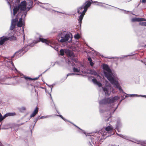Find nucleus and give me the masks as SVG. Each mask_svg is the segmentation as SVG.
I'll list each match as a JSON object with an SVG mask.
<instances>
[{"mask_svg": "<svg viewBox=\"0 0 146 146\" xmlns=\"http://www.w3.org/2000/svg\"><path fill=\"white\" fill-rule=\"evenodd\" d=\"M83 133L86 135V136H87V134L86 133L84 132V131H83Z\"/></svg>", "mask_w": 146, "mask_h": 146, "instance_id": "obj_48", "label": "nucleus"}, {"mask_svg": "<svg viewBox=\"0 0 146 146\" xmlns=\"http://www.w3.org/2000/svg\"><path fill=\"white\" fill-rule=\"evenodd\" d=\"M117 135H118L120 137H122V138H123V137H124V135H122L119 134H117Z\"/></svg>", "mask_w": 146, "mask_h": 146, "instance_id": "obj_40", "label": "nucleus"}, {"mask_svg": "<svg viewBox=\"0 0 146 146\" xmlns=\"http://www.w3.org/2000/svg\"><path fill=\"white\" fill-rule=\"evenodd\" d=\"M38 111V108L36 107L33 112L32 114L31 115L30 117H34Z\"/></svg>", "mask_w": 146, "mask_h": 146, "instance_id": "obj_16", "label": "nucleus"}, {"mask_svg": "<svg viewBox=\"0 0 146 146\" xmlns=\"http://www.w3.org/2000/svg\"><path fill=\"white\" fill-rule=\"evenodd\" d=\"M48 86H49L51 88V90L52 89L53 86L52 85H50V86H49V85H48Z\"/></svg>", "mask_w": 146, "mask_h": 146, "instance_id": "obj_46", "label": "nucleus"}, {"mask_svg": "<svg viewBox=\"0 0 146 146\" xmlns=\"http://www.w3.org/2000/svg\"><path fill=\"white\" fill-rule=\"evenodd\" d=\"M73 70L74 72H80V69L76 68L75 67H73Z\"/></svg>", "mask_w": 146, "mask_h": 146, "instance_id": "obj_26", "label": "nucleus"}, {"mask_svg": "<svg viewBox=\"0 0 146 146\" xmlns=\"http://www.w3.org/2000/svg\"><path fill=\"white\" fill-rule=\"evenodd\" d=\"M88 59L89 61L90 65L91 66H93L94 64V63L92 62V60L91 58L90 57H89L88 58Z\"/></svg>", "mask_w": 146, "mask_h": 146, "instance_id": "obj_25", "label": "nucleus"}, {"mask_svg": "<svg viewBox=\"0 0 146 146\" xmlns=\"http://www.w3.org/2000/svg\"><path fill=\"white\" fill-rule=\"evenodd\" d=\"M74 65V64H72V66H73Z\"/></svg>", "mask_w": 146, "mask_h": 146, "instance_id": "obj_57", "label": "nucleus"}, {"mask_svg": "<svg viewBox=\"0 0 146 146\" xmlns=\"http://www.w3.org/2000/svg\"><path fill=\"white\" fill-rule=\"evenodd\" d=\"M5 118H6V117H4V115L3 117L1 113H0V122Z\"/></svg>", "mask_w": 146, "mask_h": 146, "instance_id": "obj_31", "label": "nucleus"}, {"mask_svg": "<svg viewBox=\"0 0 146 146\" xmlns=\"http://www.w3.org/2000/svg\"><path fill=\"white\" fill-rule=\"evenodd\" d=\"M91 4L90 1H86L83 4V5L80 7L77 8V12L79 14H81L80 15L79 17V23L81 25L82 20L85 14V13L87 11L88 8L90 7Z\"/></svg>", "mask_w": 146, "mask_h": 146, "instance_id": "obj_3", "label": "nucleus"}, {"mask_svg": "<svg viewBox=\"0 0 146 146\" xmlns=\"http://www.w3.org/2000/svg\"><path fill=\"white\" fill-rule=\"evenodd\" d=\"M50 97L51 98V94H50Z\"/></svg>", "mask_w": 146, "mask_h": 146, "instance_id": "obj_58", "label": "nucleus"}, {"mask_svg": "<svg viewBox=\"0 0 146 146\" xmlns=\"http://www.w3.org/2000/svg\"><path fill=\"white\" fill-rule=\"evenodd\" d=\"M131 21L132 22H139L140 21V18H133L131 20Z\"/></svg>", "mask_w": 146, "mask_h": 146, "instance_id": "obj_21", "label": "nucleus"}, {"mask_svg": "<svg viewBox=\"0 0 146 146\" xmlns=\"http://www.w3.org/2000/svg\"><path fill=\"white\" fill-rule=\"evenodd\" d=\"M74 37L75 38L78 39L80 38V36L79 34H77L74 35Z\"/></svg>", "mask_w": 146, "mask_h": 146, "instance_id": "obj_34", "label": "nucleus"}, {"mask_svg": "<svg viewBox=\"0 0 146 146\" xmlns=\"http://www.w3.org/2000/svg\"><path fill=\"white\" fill-rule=\"evenodd\" d=\"M23 123H21L20 125H23Z\"/></svg>", "mask_w": 146, "mask_h": 146, "instance_id": "obj_54", "label": "nucleus"}, {"mask_svg": "<svg viewBox=\"0 0 146 146\" xmlns=\"http://www.w3.org/2000/svg\"><path fill=\"white\" fill-rule=\"evenodd\" d=\"M145 65H146V64H145Z\"/></svg>", "mask_w": 146, "mask_h": 146, "instance_id": "obj_63", "label": "nucleus"}, {"mask_svg": "<svg viewBox=\"0 0 146 146\" xmlns=\"http://www.w3.org/2000/svg\"><path fill=\"white\" fill-rule=\"evenodd\" d=\"M92 81L95 84L97 85L99 87H101L102 86V84L98 81L95 78L92 79Z\"/></svg>", "mask_w": 146, "mask_h": 146, "instance_id": "obj_15", "label": "nucleus"}, {"mask_svg": "<svg viewBox=\"0 0 146 146\" xmlns=\"http://www.w3.org/2000/svg\"><path fill=\"white\" fill-rule=\"evenodd\" d=\"M105 129V130H102L100 132L101 134L104 137L105 136H106V137L110 136V134L112 132L113 128L111 125H110L106 127Z\"/></svg>", "mask_w": 146, "mask_h": 146, "instance_id": "obj_7", "label": "nucleus"}, {"mask_svg": "<svg viewBox=\"0 0 146 146\" xmlns=\"http://www.w3.org/2000/svg\"><path fill=\"white\" fill-rule=\"evenodd\" d=\"M70 63H71V62H70V61L69 60H68V64L70 65Z\"/></svg>", "mask_w": 146, "mask_h": 146, "instance_id": "obj_47", "label": "nucleus"}, {"mask_svg": "<svg viewBox=\"0 0 146 146\" xmlns=\"http://www.w3.org/2000/svg\"><path fill=\"white\" fill-rule=\"evenodd\" d=\"M89 143L90 144V145L91 144V143L90 142H89Z\"/></svg>", "mask_w": 146, "mask_h": 146, "instance_id": "obj_59", "label": "nucleus"}, {"mask_svg": "<svg viewBox=\"0 0 146 146\" xmlns=\"http://www.w3.org/2000/svg\"><path fill=\"white\" fill-rule=\"evenodd\" d=\"M139 25L142 26H146V22L140 23Z\"/></svg>", "mask_w": 146, "mask_h": 146, "instance_id": "obj_36", "label": "nucleus"}, {"mask_svg": "<svg viewBox=\"0 0 146 146\" xmlns=\"http://www.w3.org/2000/svg\"><path fill=\"white\" fill-rule=\"evenodd\" d=\"M118 104L116 106V107H111L110 109V111H111V112L112 111H113V112L115 111L116 109L118 107Z\"/></svg>", "mask_w": 146, "mask_h": 146, "instance_id": "obj_24", "label": "nucleus"}, {"mask_svg": "<svg viewBox=\"0 0 146 146\" xmlns=\"http://www.w3.org/2000/svg\"><path fill=\"white\" fill-rule=\"evenodd\" d=\"M43 4L44 5H45L44 6H42V5H40V6L44 8H45L46 7H48L50 6V5L49 4L47 3H43Z\"/></svg>", "mask_w": 146, "mask_h": 146, "instance_id": "obj_28", "label": "nucleus"}, {"mask_svg": "<svg viewBox=\"0 0 146 146\" xmlns=\"http://www.w3.org/2000/svg\"><path fill=\"white\" fill-rule=\"evenodd\" d=\"M123 138L128 140H130V137L126 136H124Z\"/></svg>", "mask_w": 146, "mask_h": 146, "instance_id": "obj_33", "label": "nucleus"}, {"mask_svg": "<svg viewBox=\"0 0 146 146\" xmlns=\"http://www.w3.org/2000/svg\"><path fill=\"white\" fill-rule=\"evenodd\" d=\"M26 109V108L25 107H21L19 109V110L22 112H23Z\"/></svg>", "mask_w": 146, "mask_h": 146, "instance_id": "obj_27", "label": "nucleus"}, {"mask_svg": "<svg viewBox=\"0 0 146 146\" xmlns=\"http://www.w3.org/2000/svg\"><path fill=\"white\" fill-rule=\"evenodd\" d=\"M111 118L110 117H109L107 119H106V121H110Z\"/></svg>", "mask_w": 146, "mask_h": 146, "instance_id": "obj_38", "label": "nucleus"}, {"mask_svg": "<svg viewBox=\"0 0 146 146\" xmlns=\"http://www.w3.org/2000/svg\"><path fill=\"white\" fill-rule=\"evenodd\" d=\"M91 72L92 74L97 76L98 78H100V76L97 73L96 71L93 70H91Z\"/></svg>", "mask_w": 146, "mask_h": 146, "instance_id": "obj_22", "label": "nucleus"}, {"mask_svg": "<svg viewBox=\"0 0 146 146\" xmlns=\"http://www.w3.org/2000/svg\"><path fill=\"white\" fill-rule=\"evenodd\" d=\"M111 88L110 84L109 85L106 84L105 86L102 87L103 90L106 96H109L110 94L111 91L113 93H115V91L113 88L111 90Z\"/></svg>", "mask_w": 146, "mask_h": 146, "instance_id": "obj_8", "label": "nucleus"}, {"mask_svg": "<svg viewBox=\"0 0 146 146\" xmlns=\"http://www.w3.org/2000/svg\"><path fill=\"white\" fill-rule=\"evenodd\" d=\"M20 76L22 78H23L25 80H37L39 77V76H38L37 78H30L28 77L25 76H24V75L23 74H20Z\"/></svg>", "mask_w": 146, "mask_h": 146, "instance_id": "obj_13", "label": "nucleus"}, {"mask_svg": "<svg viewBox=\"0 0 146 146\" xmlns=\"http://www.w3.org/2000/svg\"><path fill=\"white\" fill-rule=\"evenodd\" d=\"M121 124L120 122L118 121L117 122V125L116 126V128L118 129L119 128V127L121 126Z\"/></svg>", "mask_w": 146, "mask_h": 146, "instance_id": "obj_32", "label": "nucleus"}, {"mask_svg": "<svg viewBox=\"0 0 146 146\" xmlns=\"http://www.w3.org/2000/svg\"><path fill=\"white\" fill-rule=\"evenodd\" d=\"M8 3V4L9 5L10 8L11 9V6L12 5L14 4L16 5L17 4V0H6Z\"/></svg>", "mask_w": 146, "mask_h": 146, "instance_id": "obj_11", "label": "nucleus"}, {"mask_svg": "<svg viewBox=\"0 0 146 146\" xmlns=\"http://www.w3.org/2000/svg\"><path fill=\"white\" fill-rule=\"evenodd\" d=\"M142 97L146 98V95H142Z\"/></svg>", "mask_w": 146, "mask_h": 146, "instance_id": "obj_50", "label": "nucleus"}, {"mask_svg": "<svg viewBox=\"0 0 146 146\" xmlns=\"http://www.w3.org/2000/svg\"><path fill=\"white\" fill-rule=\"evenodd\" d=\"M42 75V74H40L39 76V77H40V76H41Z\"/></svg>", "mask_w": 146, "mask_h": 146, "instance_id": "obj_56", "label": "nucleus"}, {"mask_svg": "<svg viewBox=\"0 0 146 146\" xmlns=\"http://www.w3.org/2000/svg\"><path fill=\"white\" fill-rule=\"evenodd\" d=\"M119 98V96H116L113 97H109L103 99L99 102L100 107H102V105L106 104H112L113 106V103L117 101Z\"/></svg>", "mask_w": 146, "mask_h": 146, "instance_id": "obj_4", "label": "nucleus"}, {"mask_svg": "<svg viewBox=\"0 0 146 146\" xmlns=\"http://www.w3.org/2000/svg\"><path fill=\"white\" fill-rule=\"evenodd\" d=\"M142 3H144L146 2V0H141Z\"/></svg>", "mask_w": 146, "mask_h": 146, "instance_id": "obj_43", "label": "nucleus"}, {"mask_svg": "<svg viewBox=\"0 0 146 146\" xmlns=\"http://www.w3.org/2000/svg\"><path fill=\"white\" fill-rule=\"evenodd\" d=\"M9 37H3L1 38L0 39V45H2L4 42L9 40Z\"/></svg>", "mask_w": 146, "mask_h": 146, "instance_id": "obj_12", "label": "nucleus"}, {"mask_svg": "<svg viewBox=\"0 0 146 146\" xmlns=\"http://www.w3.org/2000/svg\"><path fill=\"white\" fill-rule=\"evenodd\" d=\"M103 68L105 76L120 92L124 93L120 84L117 81V75L112 72L107 65L103 64Z\"/></svg>", "mask_w": 146, "mask_h": 146, "instance_id": "obj_2", "label": "nucleus"}, {"mask_svg": "<svg viewBox=\"0 0 146 146\" xmlns=\"http://www.w3.org/2000/svg\"><path fill=\"white\" fill-rule=\"evenodd\" d=\"M5 61L6 62H7L8 63V64H9V65H10L9 66H11V65L13 67H14L15 68V70L17 72V69L15 67V66L14 65V64H13V62H12V61L7 60H6V59H5Z\"/></svg>", "mask_w": 146, "mask_h": 146, "instance_id": "obj_18", "label": "nucleus"}, {"mask_svg": "<svg viewBox=\"0 0 146 146\" xmlns=\"http://www.w3.org/2000/svg\"><path fill=\"white\" fill-rule=\"evenodd\" d=\"M29 46H33V45H32V44H29L26 46L25 45L24 48H23L22 49L17 52L14 54V55L11 56V58L9 57L8 58H6L8 60H10L9 61H12L11 59L14 57L15 55H16L17 57H19L23 55L25 52H26L28 50L29 48H28V47Z\"/></svg>", "mask_w": 146, "mask_h": 146, "instance_id": "obj_5", "label": "nucleus"}, {"mask_svg": "<svg viewBox=\"0 0 146 146\" xmlns=\"http://www.w3.org/2000/svg\"><path fill=\"white\" fill-rule=\"evenodd\" d=\"M79 75L80 74H74V73H69L67 74V77H68L69 76H71L72 75Z\"/></svg>", "mask_w": 146, "mask_h": 146, "instance_id": "obj_35", "label": "nucleus"}, {"mask_svg": "<svg viewBox=\"0 0 146 146\" xmlns=\"http://www.w3.org/2000/svg\"><path fill=\"white\" fill-rule=\"evenodd\" d=\"M125 96V97L124 98H123V99H124L125 98H126L127 97V96L126 95H125L124 96Z\"/></svg>", "mask_w": 146, "mask_h": 146, "instance_id": "obj_51", "label": "nucleus"}, {"mask_svg": "<svg viewBox=\"0 0 146 146\" xmlns=\"http://www.w3.org/2000/svg\"><path fill=\"white\" fill-rule=\"evenodd\" d=\"M39 119V117H37L34 120V121L35 122V123H36Z\"/></svg>", "mask_w": 146, "mask_h": 146, "instance_id": "obj_37", "label": "nucleus"}, {"mask_svg": "<svg viewBox=\"0 0 146 146\" xmlns=\"http://www.w3.org/2000/svg\"><path fill=\"white\" fill-rule=\"evenodd\" d=\"M65 53L70 56H74L73 53L71 50H65Z\"/></svg>", "mask_w": 146, "mask_h": 146, "instance_id": "obj_14", "label": "nucleus"}, {"mask_svg": "<svg viewBox=\"0 0 146 146\" xmlns=\"http://www.w3.org/2000/svg\"><path fill=\"white\" fill-rule=\"evenodd\" d=\"M57 63L58 64V62H57Z\"/></svg>", "mask_w": 146, "mask_h": 146, "instance_id": "obj_62", "label": "nucleus"}, {"mask_svg": "<svg viewBox=\"0 0 146 146\" xmlns=\"http://www.w3.org/2000/svg\"><path fill=\"white\" fill-rule=\"evenodd\" d=\"M121 10L123 11L124 12V13H125V14H127V13L129 12L128 11H127L125 10H122L121 9Z\"/></svg>", "mask_w": 146, "mask_h": 146, "instance_id": "obj_42", "label": "nucleus"}, {"mask_svg": "<svg viewBox=\"0 0 146 146\" xmlns=\"http://www.w3.org/2000/svg\"><path fill=\"white\" fill-rule=\"evenodd\" d=\"M17 18V17L15 19H13L11 21V25L10 27V29L13 30L14 28L16 22L18 21Z\"/></svg>", "mask_w": 146, "mask_h": 146, "instance_id": "obj_10", "label": "nucleus"}, {"mask_svg": "<svg viewBox=\"0 0 146 146\" xmlns=\"http://www.w3.org/2000/svg\"><path fill=\"white\" fill-rule=\"evenodd\" d=\"M110 146H117L116 145H115V144H112Z\"/></svg>", "mask_w": 146, "mask_h": 146, "instance_id": "obj_49", "label": "nucleus"}, {"mask_svg": "<svg viewBox=\"0 0 146 146\" xmlns=\"http://www.w3.org/2000/svg\"><path fill=\"white\" fill-rule=\"evenodd\" d=\"M47 70H45L44 72H43V73H42V74H43Z\"/></svg>", "mask_w": 146, "mask_h": 146, "instance_id": "obj_52", "label": "nucleus"}, {"mask_svg": "<svg viewBox=\"0 0 146 146\" xmlns=\"http://www.w3.org/2000/svg\"><path fill=\"white\" fill-rule=\"evenodd\" d=\"M55 65V63L52 66H54Z\"/></svg>", "mask_w": 146, "mask_h": 146, "instance_id": "obj_53", "label": "nucleus"}, {"mask_svg": "<svg viewBox=\"0 0 146 146\" xmlns=\"http://www.w3.org/2000/svg\"><path fill=\"white\" fill-rule=\"evenodd\" d=\"M145 144H146V143H145Z\"/></svg>", "mask_w": 146, "mask_h": 146, "instance_id": "obj_61", "label": "nucleus"}, {"mask_svg": "<svg viewBox=\"0 0 146 146\" xmlns=\"http://www.w3.org/2000/svg\"><path fill=\"white\" fill-rule=\"evenodd\" d=\"M72 60L74 61L75 62H77V60H76L75 59H72Z\"/></svg>", "mask_w": 146, "mask_h": 146, "instance_id": "obj_45", "label": "nucleus"}, {"mask_svg": "<svg viewBox=\"0 0 146 146\" xmlns=\"http://www.w3.org/2000/svg\"><path fill=\"white\" fill-rule=\"evenodd\" d=\"M40 41L42 42H44L47 44L50 45L51 46L52 48H54L55 50H57L58 48L56 46H53L51 45V44H52V42L49 40H47L46 39H44L40 38H39Z\"/></svg>", "mask_w": 146, "mask_h": 146, "instance_id": "obj_9", "label": "nucleus"}, {"mask_svg": "<svg viewBox=\"0 0 146 146\" xmlns=\"http://www.w3.org/2000/svg\"><path fill=\"white\" fill-rule=\"evenodd\" d=\"M50 117V116H49V115L44 116H42L40 117H39V119H43L48 118Z\"/></svg>", "mask_w": 146, "mask_h": 146, "instance_id": "obj_30", "label": "nucleus"}, {"mask_svg": "<svg viewBox=\"0 0 146 146\" xmlns=\"http://www.w3.org/2000/svg\"><path fill=\"white\" fill-rule=\"evenodd\" d=\"M90 49L92 50V51H94L95 52H96V51L94 49L90 47Z\"/></svg>", "mask_w": 146, "mask_h": 146, "instance_id": "obj_44", "label": "nucleus"}, {"mask_svg": "<svg viewBox=\"0 0 146 146\" xmlns=\"http://www.w3.org/2000/svg\"><path fill=\"white\" fill-rule=\"evenodd\" d=\"M38 42V41H35V43H37V42Z\"/></svg>", "mask_w": 146, "mask_h": 146, "instance_id": "obj_55", "label": "nucleus"}, {"mask_svg": "<svg viewBox=\"0 0 146 146\" xmlns=\"http://www.w3.org/2000/svg\"><path fill=\"white\" fill-rule=\"evenodd\" d=\"M65 53V51H64L63 49H61L60 50V55L63 56L64 55V54Z\"/></svg>", "mask_w": 146, "mask_h": 146, "instance_id": "obj_29", "label": "nucleus"}, {"mask_svg": "<svg viewBox=\"0 0 146 146\" xmlns=\"http://www.w3.org/2000/svg\"><path fill=\"white\" fill-rule=\"evenodd\" d=\"M63 13V14H64V13Z\"/></svg>", "mask_w": 146, "mask_h": 146, "instance_id": "obj_60", "label": "nucleus"}, {"mask_svg": "<svg viewBox=\"0 0 146 146\" xmlns=\"http://www.w3.org/2000/svg\"><path fill=\"white\" fill-rule=\"evenodd\" d=\"M33 2L31 0H30L29 2V6L27 5L25 1H22L18 6L14 7L13 9V12L11 15L12 19H15L17 17V20L19 18V21L17 24L18 27H22L24 25L23 20L25 18L27 12L31 7Z\"/></svg>", "mask_w": 146, "mask_h": 146, "instance_id": "obj_1", "label": "nucleus"}, {"mask_svg": "<svg viewBox=\"0 0 146 146\" xmlns=\"http://www.w3.org/2000/svg\"><path fill=\"white\" fill-rule=\"evenodd\" d=\"M91 0L92 1V3H98L97 4H96V5H97L100 6L104 7V5L105 4L102 3V2H98L96 1H95L93 2L92 1V0Z\"/></svg>", "mask_w": 146, "mask_h": 146, "instance_id": "obj_19", "label": "nucleus"}, {"mask_svg": "<svg viewBox=\"0 0 146 146\" xmlns=\"http://www.w3.org/2000/svg\"><path fill=\"white\" fill-rule=\"evenodd\" d=\"M10 39H13L14 40H15L16 39V38L15 37L13 36V37H11Z\"/></svg>", "mask_w": 146, "mask_h": 146, "instance_id": "obj_41", "label": "nucleus"}, {"mask_svg": "<svg viewBox=\"0 0 146 146\" xmlns=\"http://www.w3.org/2000/svg\"><path fill=\"white\" fill-rule=\"evenodd\" d=\"M16 115V113L15 112L13 113H7L6 114L4 115L5 117H6L8 116H14Z\"/></svg>", "mask_w": 146, "mask_h": 146, "instance_id": "obj_20", "label": "nucleus"}, {"mask_svg": "<svg viewBox=\"0 0 146 146\" xmlns=\"http://www.w3.org/2000/svg\"><path fill=\"white\" fill-rule=\"evenodd\" d=\"M125 94H126L127 95H128V96L129 97H135V96H137V97H142V95H137L136 94H126L125 93Z\"/></svg>", "mask_w": 146, "mask_h": 146, "instance_id": "obj_23", "label": "nucleus"}, {"mask_svg": "<svg viewBox=\"0 0 146 146\" xmlns=\"http://www.w3.org/2000/svg\"><path fill=\"white\" fill-rule=\"evenodd\" d=\"M146 21V19L140 18V21Z\"/></svg>", "mask_w": 146, "mask_h": 146, "instance_id": "obj_39", "label": "nucleus"}, {"mask_svg": "<svg viewBox=\"0 0 146 146\" xmlns=\"http://www.w3.org/2000/svg\"><path fill=\"white\" fill-rule=\"evenodd\" d=\"M58 36L59 37L58 40L59 42H65L70 38V41L72 39L70 34L66 33V32L64 31L60 33L58 35Z\"/></svg>", "mask_w": 146, "mask_h": 146, "instance_id": "obj_6", "label": "nucleus"}, {"mask_svg": "<svg viewBox=\"0 0 146 146\" xmlns=\"http://www.w3.org/2000/svg\"><path fill=\"white\" fill-rule=\"evenodd\" d=\"M146 46V45H145V46Z\"/></svg>", "mask_w": 146, "mask_h": 146, "instance_id": "obj_64", "label": "nucleus"}, {"mask_svg": "<svg viewBox=\"0 0 146 146\" xmlns=\"http://www.w3.org/2000/svg\"><path fill=\"white\" fill-rule=\"evenodd\" d=\"M57 115V116H59L62 119L64 120L65 121H68V122H70V123H72L73 125H74L75 126H76V127H77V128H78V129H80L82 130V131H83L81 129H80L79 127H78L76 125H75L73 123H72V122L68 121L67 119H65V118H64L61 115Z\"/></svg>", "mask_w": 146, "mask_h": 146, "instance_id": "obj_17", "label": "nucleus"}]
</instances>
